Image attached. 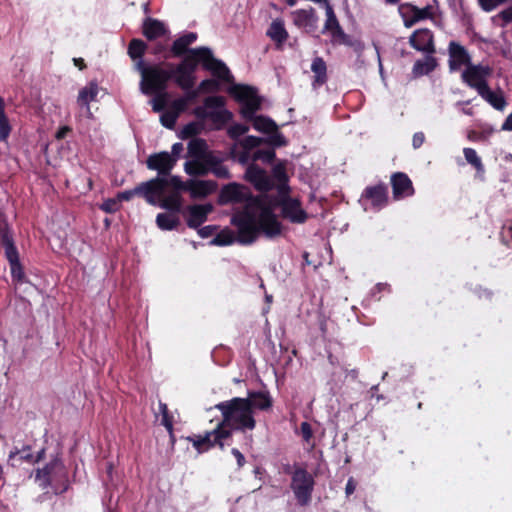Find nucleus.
<instances>
[{
    "mask_svg": "<svg viewBox=\"0 0 512 512\" xmlns=\"http://www.w3.org/2000/svg\"><path fill=\"white\" fill-rule=\"evenodd\" d=\"M161 207L174 213H180L182 210V197L180 193L173 192L164 197L161 201Z\"/></svg>",
    "mask_w": 512,
    "mask_h": 512,
    "instance_id": "c03bdc74",
    "label": "nucleus"
},
{
    "mask_svg": "<svg viewBox=\"0 0 512 512\" xmlns=\"http://www.w3.org/2000/svg\"><path fill=\"white\" fill-rule=\"evenodd\" d=\"M501 242L508 248H512V220L506 221L500 231Z\"/></svg>",
    "mask_w": 512,
    "mask_h": 512,
    "instance_id": "603ef678",
    "label": "nucleus"
},
{
    "mask_svg": "<svg viewBox=\"0 0 512 512\" xmlns=\"http://www.w3.org/2000/svg\"><path fill=\"white\" fill-rule=\"evenodd\" d=\"M293 24L308 34H313L318 29L319 17L313 7L297 9L291 12Z\"/></svg>",
    "mask_w": 512,
    "mask_h": 512,
    "instance_id": "ddd939ff",
    "label": "nucleus"
},
{
    "mask_svg": "<svg viewBox=\"0 0 512 512\" xmlns=\"http://www.w3.org/2000/svg\"><path fill=\"white\" fill-rule=\"evenodd\" d=\"M493 73V68L489 65L472 64L466 67L462 74L461 80L471 89L477 91L478 94L483 92L488 86V79Z\"/></svg>",
    "mask_w": 512,
    "mask_h": 512,
    "instance_id": "6e6552de",
    "label": "nucleus"
},
{
    "mask_svg": "<svg viewBox=\"0 0 512 512\" xmlns=\"http://www.w3.org/2000/svg\"><path fill=\"white\" fill-rule=\"evenodd\" d=\"M448 66L451 72L459 71L462 66L472 65L471 56L467 49L456 41H450L448 45Z\"/></svg>",
    "mask_w": 512,
    "mask_h": 512,
    "instance_id": "dca6fc26",
    "label": "nucleus"
},
{
    "mask_svg": "<svg viewBox=\"0 0 512 512\" xmlns=\"http://www.w3.org/2000/svg\"><path fill=\"white\" fill-rule=\"evenodd\" d=\"M281 215L292 223L302 224L308 219L307 212L301 207L297 198L281 201Z\"/></svg>",
    "mask_w": 512,
    "mask_h": 512,
    "instance_id": "aec40b11",
    "label": "nucleus"
},
{
    "mask_svg": "<svg viewBox=\"0 0 512 512\" xmlns=\"http://www.w3.org/2000/svg\"><path fill=\"white\" fill-rule=\"evenodd\" d=\"M230 222L237 228V242L242 245L254 243L261 233L267 238H274L282 232V225L276 214L268 207L263 208L258 217L245 207L235 212Z\"/></svg>",
    "mask_w": 512,
    "mask_h": 512,
    "instance_id": "f257e3e1",
    "label": "nucleus"
},
{
    "mask_svg": "<svg viewBox=\"0 0 512 512\" xmlns=\"http://www.w3.org/2000/svg\"><path fill=\"white\" fill-rule=\"evenodd\" d=\"M254 161H262L264 163H272L276 158V153L273 148L258 149L252 156Z\"/></svg>",
    "mask_w": 512,
    "mask_h": 512,
    "instance_id": "8fccbe9b",
    "label": "nucleus"
},
{
    "mask_svg": "<svg viewBox=\"0 0 512 512\" xmlns=\"http://www.w3.org/2000/svg\"><path fill=\"white\" fill-rule=\"evenodd\" d=\"M507 1L508 0H478L480 7L486 12L494 10L497 6Z\"/></svg>",
    "mask_w": 512,
    "mask_h": 512,
    "instance_id": "e2e57ef3",
    "label": "nucleus"
},
{
    "mask_svg": "<svg viewBox=\"0 0 512 512\" xmlns=\"http://www.w3.org/2000/svg\"><path fill=\"white\" fill-rule=\"evenodd\" d=\"M311 71L314 74L312 80V87L314 89L326 84L328 80L327 64L322 57L317 56L312 60Z\"/></svg>",
    "mask_w": 512,
    "mask_h": 512,
    "instance_id": "f704fd0d",
    "label": "nucleus"
},
{
    "mask_svg": "<svg viewBox=\"0 0 512 512\" xmlns=\"http://www.w3.org/2000/svg\"><path fill=\"white\" fill-rule=\"evenodd\" d=\"M362 198L369 200L373 207L382 208L388 203V187L384 183L367 186L362 193Z\"/></svg>",
    "mask_w": 512,
    "mask_h": 512,
    "instance_id": "b1692460",
    "label": "nucleus"
},
{
    "mask_svg": "<svg viewBox=\"0 0 512 512\" xmlns=\"http://www.w3.org/2000/svg\"><path fill=\"white\" fill-rule=\"evenodd\" d=\"M66 478L67 473L59 453L52 456L43 468L35 470V479L40 482L39 485L43 490L52 486L53 481Z\"/></svg>",
    "mask_w": 512,
    "mask_h": 512,
    "instance_id": "1a4fd4ad",
    "label": "nucleus"
},
{
    "mask_svg": "<svg viewBox=\"0 0 512 512\" xmlns=\"http://www.w3.org/2000/svg\"><path fill=\"white\" fill-rule=\"evenodd\" d=\"M463 154L467 163H469L475 169L476 175L483 177L485 174V166L476 150L470 147H466L463 149Z\"/></svg>",
    "mask_w": 512,
    "mask_h": 512,
    "instance_id": "a19ab883",
    "label": "nucleus"
},
{
    "mask_svg": "<svg viewBox=\"0 0 512 512\" xmlns=\"http://www.w3.org/2000/svg\"><path fill=\"white\" fill-rule=\"evenodd\" d=\"M217 426L209 432H206L204 435H195L194 437H189L188 440L192 442L193 447L198 452L208 451L214 446H219L220 448L224 447V441L228 438L217 439Z\"/></svg>",
    "mask_w": 512,
    "mask_h": 512,
    "instance_id": "5701e85b",
    "label": "nucleus"
},
{
    "mask_svg": "<svg viewBox=\"0 0 512 512\" xmlns=\"http://www.w3.org/2000/svg\"><path fill=\"white\" fill-rule=\"evenodd\" d=\"M136 69L141 75L140 88L145 95L165 92L169 81L172 80L171 68L163 64H146L143 60L136 63Z\"/></svg>",
    "mask_w": 512,
    "mask_h": 512,
    "instance_id": "39448f33",
    "label": "nucleus"
},
{
    "mask_svg": "<svg viewBox=\"0 0 512 512\" xmlns=\"http://www.w3.org/2000/svg\"><path fill=\"white\" fill-rule=\"evenodd\" d=\"M166 177L167 176L154 178V179L160 180V184H159V186H157L158 188H155L156 190L152 191L155 200H156V197L161 196L165 192L166 188H168V187H172L175 190L174 192H178V193H179V191H187L186 182H183L180 179V177L171 176V175H170L169 179H167Z\"/></svg>",
    "mask_w": 512,
    "mask_h": 512,
    "instance_id": "2f4dec72",
    "label": "nucleus"
},
{
    "mask_svg": "<svg viewBox=\"0 0 512 512\" xmlns=\"http://www.w3.org/2000/svg\"><path fill=\"white\" fill-rule=\"evenodd\" d=\"M329 34L331 36V43L334 46L345 45L351 47L355 52H361L363 49L361 41L345 33L342 27Z\"/></svg>",
    "mask_w": 512,
    "mask_h": 512,
    "instance_id": "473e14b6",
    "label": "nucleus"
},
{
    "mask_svg": "<svg viewBox=\"0 0 512 512\" xmlns=\"http://www.w3.org/2000/svg\"><path fill=\"white\" fill-rule=\"evenodd\" d=\"M217 230V226L215 225H207L204 227H199L197 229V233L201 238H208L214 234Z\"/></svg>",
    "mask_w": 512,
    "mask_h": 512,
    "instance_id": "774afa93",
    "label": "nucleus"
},
{
    "mask_svg": "<svg viewBox=\"0 0 512 512\" xmlns=\"http://www.w3.org/2000/svg\"><path fill=\"white\" fill-rule=\"evenodd\" d=\"M156 223L162 230H173L179 225V219L167 213H159L156 217Z\"/></svg>",
    "mask_w": 512,
    "mask_h": 512,
    "instance_id": "de8ad7c7",
    "label": "nucleus"
},
{
    "mask_svg": "<svg viewBox=\"0 0 512 512\" xmlns=\"http://www.w3.org/2000/svg\"><path fill=\"white\" fill-rule=\"evenodd\" d=\"M244 200H246V197L242 192V186L235 182L223 186L218 197L220 205L240 203Z\"/></svg>",
    "mask_w": 512,
    "mask_h": 512,
    "instance_id": "cd10ccee",
    "label": "nucleus"
},
{
    "mask_svg": "<svg viewBox=\"0 0 512 512\" xmlns=\"http://www.w3.org/2000/svg\"><path fill=\"white\" fill-rule=\"evenodd\" d=\"M101 209L107 213H113L119 209V203L117 199H107L101 205Z\"/></svg>",
    "mask_w": 512,
    "mask_h": 512,
    "instance_id": "69168bd1",
    "label": "nucleus"
},
{
    "mask_svg": "<svg viewBox=\"0 0 512 512\" xmlns=\"http://www.w3.org/2000/svg\"><path fill=\"white\" fill-rule=\"evenodd\" d=\"M187 149V157L191 159H203L208 165H215L224 161V159L217 156L215 152L208 150L207 142L202 138L191 139Z\"/></svg>",
    "mask_w": 512,
    "mask_h": 512,
    "instance_id": "9b49d317",
    "label": "nucleus"
},
{
    "mask_svg": "<svg viewBox=\"0 0 512 512\" xmlns=\"http://www.w3.org/2000/svg\"><path fill=\"white\" fill-rule=\"evenodd\" d=\"M156 97L152 101V108L155 112H161L165 109L167 101H166V91L162 93H154Z\"/></svg>",
    "mask_w": 512,
    "mask_h": 512,
    "instance_id": "bf43d9fd",
    "label": "nucleus"
},
{
    "mask_svg": "<svg viewBox=\"0 0 512 512\" xmlns=\"http://www.w3.org/2000/svg\"><path fill=\"white\" fill-rule=\"evenodd\" d=\"M9 266L12 280L16 283H23L25 280V273L20 260L10 262Z\"/></svg>",
    "mask_w": 512,
    "mask_h": 512,
    "instance_id": "3c124183",
    "label": "nucleus"
},
{
    "mask_svg": "<svg viewBox=\"0 0 512 512\" xmlns=\"http://www.w3.org/2000/svg\"><path fill=\"white\" fill-rule=\"evenodd\" d=\"M182 60L175 66L186 71L196 73L198 65H202L203 69L210 71L216 78L231 82L233 76L229 68L224 62L214 57L212 50L206 46L193 48L190 54L181 57Z\"/></svg>",
    "mask_w": 512,
    "mask_h": 512,
    "instance_id": "20e7f679",
    "label": "nucleus"
},
{
    "mask_svg": "<svg viewBox=\"0 0 512 512\" xmlns=\"http://www.w3.org/2000/svg\"><path fill=\"white\" fill-rule=\"evenodd\" d=\"M185 172L190 176H206L212 173L219 179H230L232 177L229 169L223 162L215 165H208L203 159H191L184 164Z\"/></svg>",
    "mask_w": 512,
    "mask_h": 512,
    "instance_id": "9d476101",
    "label": "nucleus"
},
{
    "mask_svg": "<svg viewBox=\"0 0 512 512\" xmlns=\"http://www.w3.org/2000/svg\"><path fill=\"white\" fill-rule=\"evenodd\" d=\"M165 66L171 68L172 81H174L179 88L189 89L194 87L196 82L195 73L186 71L169 62H165Z\"/></svg>",
    "mask_w": 512,
    "mask_h": 512,
    "instance_id": "c85d7f7f",
    "label": "nucleus"
},
{
    "mask_svg": "<svg viewBox=\"0 0 512 512\" xmlns=\"http://www.w3.org/2000/svg\"><path fill=\"white\" fill-rule=\"evenodd\" d=\"M177 119V113L172 112L170 109L163 112L160 116L161 124L168 129H173L175 127Z\"/></svg>",
    "mask_w": 512,
    "mask_h": 512,
    "instance_id": "864d4df0",
    "label": "nucleus"
},
{
    "mask_svg": "<svg viewBox=\"0 0 512 512\" xmlns=\"http://www.w3.org/2000/svg\"><path fill=\"white\" fill-rule=\"evenodd\" d=\"M266 34L272 41L275 42L278 49L282 48V45L289 37L288 32L285 29L284 22L281 19L273 20Z\"/></svg>",
    "mask_w": 512,
    "mask_h": 512,
    "instance_id": "c9c22d12",
    "label": "nucleus"
},
{
    "mask_svg": "<svg viewBox=\"0 0 512 512\" xmlns=\"http://www.w3.org/2000/svg\"><path fill=\"white\" fill-rule=\"evenodd\" d=\"M399 11L403 17L404 26L406 28L412 27L421 20L431 19L433 17L430 6L419 8L411 4H404L400 6Z\"/></svg>",
    "mask_w": 512,
    "mask_h": 512,
    "instance_id": "6ab92c4d",
    "label": "nucleus"
},
{
    "mask_svg": "<svg viewBox=\"0 0 512 512\" xmlns=\"http://www.w3.org/2000/svg\"><path fill=\"white\" fill-rule=\"evenodd\" d=\"M31 450V445H23L22 447L15 446L9 453V460L19 456V460L21 462L36 464L45 458L46 449L44 447L41 448L36 454H33Z\"/></svg>",
    "mask_w": 512,
    "mask_h": 512,
    "instance_id": "bb28decb",
    "label": "nucleus"
},
{
    "mask_svg": "<svg viewBox=\"0 0 512 512\" xmlns=\"http://www.w3.org/2000/svg\"><path fill=\"white\" fill-rule=\"evenodd\" d=\"M249 127L244 124L235 123L228 128L227 134L231 139H238L240 136L246 134Z\"/></svg>",
    "mask_w": 512,
    "mask_h": 512,
    "instance_id": "6e6d98bb",
    "label": "nucleus"
},
{
    "mask_svg": "<svg viewBox=\"0 0 512 512\" xmlns=\"http://www.w3.org/2000/svg\"><path fill=\"white\" fill-rule=\"evenodd\" d=\"M167 33H169V29L162 21L152 17L144 19L142 24V34L148 41L156 40L165 36Z\"/></svg>",
    "mask_w": 512,
    "mask_h": 512,
    "instance_id": "a878e982",
    "label": "nucleus"
},
{
    "mask_svg": "<svg viewBox=\"0 0 512 512\" xmlns=\"http://www.w3.org/2000/svg\"><path fill=\"white\" fill-rule=\"evenodd\" d=\"M147 50V44L138 38H133L128 45V55L132 60H143L142 57L144 56L145 52Z\"/></svg>",
    "mask_w": 512,
    "mask_h": 512,
    "instance_id": "37998d69",
    "label": "nucleus"
},
{
    "mask_svg": "<svg viewBox=\"0 0 512 512\" xmlns=\"http://www.w3.org/2000/svg\"><path fill=\"white\" fill-rule=\"evenodd\" d=\"M188 107V103L183 97L177 98L172 101L170 110L174 113H177L179 117L181 113L185 112Z\"/></svg>",
    "mask_w": 512,
    "mask_h": 512,
    "instance_id": "052dcab7",
    "label": "nucleus"
},
{
    "mask_svg": "<svg viewBox=\"0 0 512 512\" xmlns=\"http://www.w3.org/2000/svg\"><path fill=\"white\" fill-rule=\"evenodd\" d=\"M253 205L259 209V211H263V208H269L272 212H274L275 208H281V201L275 195H269L263 193L260 196H256L252 200Z\"/></svg>",
    "mask_w": 512,
    "mask_h": 512,
    "instance_id": "ea45409f",
    "label": "nucleus"
},
{
    "mask_svg": "<svg viewBox=\"0 0 512 512\" xmlns=\"http://www.w3.org/2000/svg\"><path fill=\"white\" fill-rule=\"evenodd\" d=\"M391 186L395 200L410 197L415 193L411 179L404 172H395L391 175Z\"/></svg>",
    "mask_w": 512,
    "mask_h": 512,
    "instance_id": "412c9836",
    "label": "nucleus"
},
{
    "mask_svg": "<svg viewBox=\"0 0 512 512\" xmlns=\"http://www.w3.org/2000/svg\"><path fill=\"white\" fill-rule=\"evenodd\" d=\"M198 38L197 33L195 32H186L185 34L178 37L173 41L171 47L168 52L163 55L165 60L169 58H181L187 54H190V51L193 48L190 46L196 42Z\"/></svg>",
    "mask_w": 512,
    "mask_h": 512,
    "instance_id": "f3484780",
    "label": "nucleus"
},
{
    "mask_svg": "<svg viewBox=\"0 0 512 512\" xmlns=\"http://www.w3.org/2000/svg\"><path fill=\"white\" fill-rule=\"evenodd\" d=\"M198 89L203 93H212L219 89V83L215 79H205L200 82Z\"/></svg>",
    "mask_w": 512,
    "mask_h": 512,
    "instance_id": "13d9d810",
    "label": "nucleus"
},
{
    "mask_svg": "<svg viewBox=\"0 0 512 512\" xmlns=\"http://www.w3.org/2000/svg\"><path fill=\"white\" fill-rule=\"evenodd\" d=\"M302 438L305 442H310L313 437L312 427L308 422H302L300 425Z\"/></svg>",
    "mask_w": 512,
    "mask_h": 512,
    "instance_id": "338daca9",
    "label": "nucleus"
},
{
    "mask_svg": "<svg viewBox=\"0 0 512 512\" xmlns=\"http://www.w3.org/2000/svg\"><path fill=\"white\" fill-rule=\"evenodd\" d=\"M329 34L331 36V43L334 46L345 45L351 47L355 52H361L363 49L361 41L345 33L342 27Z\"/></svg>",
    "mask_w": 512,
    "mask_h": 512,
    "instance_id": "72a5a7b5",
    "label": "nucleus"
},
{
    "mask_svg": "<svg viewBox=\"0 0 512 512\" xmlns=\"http://www.w3.org/2000/svg\"><path fill=\"white\" fill-rule=\"evenodd\" d=\"M159 411L161 413V424L166 429H171L173 425V416L170 414L167 404L160 402Z\"/></svg>",
    "mask_w": 512,
    "mask_h": 512,
    "instance_id": "5fc2aeb1",
    "label": "nucleus"
},
{
    "mask_svg": "<svg viewBox=\"0 0 512 512\" xmlns=\"http://www.w3.org/2000/svg\"><path fill=\"white\" fill-rule=\"evenodd\" d=\"M437 67V60L431 54L427 55L424 60H417L412 68L414 76L419 77L428 75Z\"/></svg>",
    "mask_w": 512,
    "mask_h": 512,
    "instance_id": "58836bf2",
    "label": "nucleus"
},
{
    "mask_svg": "<svg viewBox=\"0 0 512 512\" xmlns=\"http://www.w3.org/2000/svg\"><path fill=\"white\" fill-rule=\"evenodd\" d=\"M229 93L237 102L242 104L240 113L245 120L252 122L254 129L265 134L276 133L278 126L274 120L267 116L256 115V112L261 108L262 100L255 87L235 84L230 87Z\"/></svg>",
    "mask_w": 512,
    "mask_h": 512,
    "instance_id": "7ed1b4c3",
    "label": "nucleus"
},
{
    "mask_svg": "<svg viewBox=\"0 0 512 512\" xmlns=\"http://www.w3.org/2000/svg\"><path fill=\"white\" fill-rule=\"evenodd\" d=\"M409 44L417 51L435 53L434 35L428 28L415 30L409 38Z\"/></svg>",
    "mask_w": 512,
    "mask_h": 512,
    "instance_id": "a211bd4d",
    "label": "nucleus"
},
{
    "mask_svg": "<svg viewBox=\"0 0 512 512\" xmlns=\"http://www.w3.org/2000/svg\"><path fill=\"white\" fill-rule=\"evenodd\" d=\"M237 241V234L234 231L225 228L221 230L212 240V244L217 246H227Z\"/></svg>",
    "mask_w": 512,
    "mask_h": 512,
    "instance_id": "49530a36",
    "label": "nucleus"
},
{
    "mask_svg": "<svg viewBox=\"0 0 512 512\" xmlns=\"http://www.w3.org/2000/svg\"><path fill=\"white\" fill-rule=\"evenodd\" d=\"M0 246L4 249L8 263L20 260L12 230L6 221H0Z\"/></svg>",
    "mask_w": 512,
    "mask_h": 512,
    "instance_id": "4be33fe9",
    "label": "nucleus"
},
{
    "mask_svg": "<svg viewBox=\"0 0 512 512\" xmlns=\"http://www.w3.org/2000/svg\"><path fill=\"white\" fill-rule=\"evenodd\" d=\"M325 12H326V20L322 29V34L331 33L339 28H341V25L339 23V20L334 12V9L332 5L329 2H326L325 5Z\"/></svg>",
    "mask_w": 512,
    "mask_h": 512,
    "instance_id": "79ce46f5",
    "label": "nucleus"
},
{
    "mask_svg": "<svg viewBox=\"0 0 512 512\" xmlns=\"http://www.w3.org/2000/svg\"><path fill=\"white\" fill-rule=\"evenodd\" d=\"M262 142V138L250 135L241 140L240 145L244 150L250 152L252 149L258 147Z\"/></svg>",
    "mask_w": 512,
    "mask_h": 512,
    "instance_id": "4d7b16f0",
    "label": "nucleus"
},
{
    "mask_svg": "<svg viewBox=\"0 0 512 512\" xmlns=\"http://www.w3.org/2000/svg\"><path fill=\"white\" fill-rule=\"evenodd\" d=\"M273 177L277 180L278 183H284L288 182V175L286 173V169L284 165L277 164L274 166L273 170Z\"/></svg>",
    "mask_w": 512,
    "mask_h": 512,
    "instance_id": "680f3d73",
    "label": "nucleus"
},
{
    "mask_svg": "<svg viewBox=\"0 0 512 512\" xmlns=\"http://www.w3.org/2000/svg\"><path fill=\"white\" fill-rule=\"evenodd\" d=\"M277 192L278 195H276V197L279 198L280 201L292 199L290 197V187L288 185V182L278 183Z\"/></svg>",
    "mask_w": 512,
    "mask_h": 512,
    "instance_id": "0e129e2a",
    "label": "nucleus"
},
{
    "mask_svg": "<svg viewBox=\"0 0 512 512\" xmlns=\"http://www.w3.org/2000/svg\"><path fill=\"white\" fill-rule=\"evenodd\" d=\"M479 96L498 111H503L507 105V101L501 89L493 91L491 90L490 86H488L483 92L479 94Z\"/></svg>",
    "mask_w": 512,
    "mask_h": 512,
    "instance_id": "e433bc0d",
    "label": "nucleus"
},
{
    "mask_svg": "<svg viewBox=\"0 0 512 512\" xmlns=\"http://www.w3.org/2000/svg\"><path fill=\"white\" fill-rule=\"evenodd\" d=\"M250 402V409L266 411L272 407L273 401L267 391H248V396L245 398Z\"/></svg>",
    "mask_w": 512,
    "mask_h": 512,
    "instance_id": "7c9ffc66",
    "label": "nucleus"
},
{
    "mask_svg": "<svg viewBox=\"0 0 512 512\" xmlns=\"http://www.w3.org/2000/svg\"><path fill=\"white\" fill-rule=\"evenodd\" d=\"M11 133V126L5 114V102L0 96V141H6Z\"/></svg>",
    "mask_w": 512,
    "mask_h": 512,
    "instance_id": "a18cd8bd",
    "label": "nucleus"
},
{
    "mask_svg": "<svg viewBox=\"0 0 512 512\" xmlns=\"http://www.w3.org/2000/svg\"><path fill=\"white\" fill-rule=\"evenodd\" d=\"M315 480L306 468L294 465L291 472L290 488L294 493L297 504L300 506H308L312 500Z\"/></svg>",
    "mask_w": 512,
    "mask_h": 512,
    "instance_id": "423d86ee",
    "label": "nucleus"
},
{
    "mask_svg": "<svg viewBox=\"0 0 512 512\" xmlns=\"http://www.w3.org/2000/svg\"><path fill=\"white\" fill-rule=\"evenodd\" d=\"M213 210L210 203L207 204H194L187 207L189 217L187 219V226L191 229H198L208 217V214Z\"/></svg>",
    "mask_w": 512,
    "mask_h": 512,
    "instance_id": "393cba45",
    "label": "nucleus"
},
{
    "mask_svg": "<svg viewBox=\"0 0 512 512\" xmlns=\"http://www.w3.org/2000/svg\"><path fill=\"white\" fill-rule=\"evenodd\" d=\"M160 180L150 179L146 182H142L137 185L134 189L125 190L117 194V201H130L134 196L143 197L149 204H155L153 196V190L158 188Z\"/></svg>",
    "mask_w": 512,
    "mask_h": 512,
    "instance_id": "f8f14e48",
    "label": "nucleus"
},
{
    "mask_svg": "<svg viewBox=\"0 0 512 512\" xmlns=\"http://www.w3.org/2000/svg\"><path fill=\"white\" fill-rule=\"evenodd\" d=\"M175 165L176 158L166 151L151 154L146 160L147 168L158 172L157 177L170 176Z\"/></svg>",
    "mask_w": 512,
    "mask_h": 512,
    "instance_id": "2eb2a0df",
    "label": "nucleus"
},
{
    "mask_svg": "<svg viewBox=\"0 0 512 512\" xmlns=\"http://www.w3.org/2000/svg\"><path fill=\"white\" fill-rule=\"evenodd\" d=\"M99 87L96 81H90L83 87L78 94L77 103L82 107H89V103L94 101L98 95Z\"/></svg>",
    "mask_w": 512,
    "mask_h": 512,
    "instance_id": "4c0bfd02",
    "label": "nucleus"
},
{
    "mask_svg": "<svg viewBox=\"0 0 512 512\" xmlns=\"http://www.w3.org/2000/svg\"><path fill=\"white\" fill-rule=\"evenodd\" d=\"M245 180L262 193L269 192L274 188V183L267 172L256 164H250L245 172Z\"/></svg>",
    "mask_w": 512,
    "mask_h": 512,
    "instance_id": "4468645a",
    "label": "nucleus"
},
{
    "mask_svg": "<svg viewBox=\"0 0 512 512\" xmlns=\"http://www.w3.org/2000/svg\"><path fill=\"white\" fill-rule=\"evenodd\" d=\"M202 128V124L198 122H190L182 128L179 137L181 139L197 138L196 136L201 133Z\"/></svg>",
    "mask_w": 512,
    "mask_h": 512,
    "instance_id": "09e8293b",
    "label": "nucleus"
},
{
    "mask_svg": "<svg viewBox=\"0 0 512 512\" xmlns=\"http://www.w3.org/2000/svg\"><path fill=\"white\" fill-rule=\"evenodd\" d=\"M186 186L192 199H201L213 193L217 185L208 180H188Z\"/></svg>",
    "mask_w": 512,
    "mask_h": 512,
    "instance_id": "c756f323",
    "label": "nucleus"
},
{
    "mask_svg": "<svg viewBox=\"0 0 512 512\" xmlns=\"http://www.w3.org/2000/svg\"><path fill=\"white\" fill-rule=\"evenodd\" d=\"M225 105V99L223 96H209L204 100V107H196L194 109V115L198 119H211L214 123L226 124L232 118V113L226 109L218 111H207L206 108L215 109L222 108Z\"/></svg>",
    "mask_w": 512,
    "mask_h": 512,
    "instance_id": "0eeeda50",
    "label": "nucleus"
},
{
    "mask_svg": "<svg viewBox=\"0 0 512 512\" xmlns=\"http://www.w3.org/2000/svg\"><path fill=\"white\" fill-rule=\"evenodd\" d=\"M215 409L222 414L217 423V439L231 438L234 431L246 432L256 427L254 412L250 409V402L241 397L219 402Z\"/></svg>",
    "mask_w": 512,
    "mask_h": 512,
    "instance_id": "f03ea898",
    "label": "nucleus"
}]
</instances>
